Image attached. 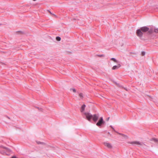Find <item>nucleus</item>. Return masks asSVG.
Instances as JSON below:
<instances>
[{
    "label": "nucleus",
    "instance_id": "obj_8",
    "mask_svg": "<svg viewBox=\"0 0 158 158\" xmlns=\"http://www.w3.org/2000/svg\"><path fill=\"white\" fill-rule=\"evenodd\" d=\"M120 65L119 64H118L117 66H116V65L112 67V69L113 70L117 69L118 68H119L120 67Z\"/></svg>",
    "mask_w": 158,
    "mask_h": 158
},
{
    "label": "nucleus",
    "instance_id": "obj_21",
    "mask_svg": "<svg viewBox=\"0 0 158 158\" xmlns=\"http://www.w3.org/2000/svg\"><path fill=\"white\" fill-rule=\"evenodd\" d=\"M33 1H36V0H33Z\"/></svg>",
    "mask_w": 158,
    "mask_h": 158
},
{
    "label": "nucleus",
    "instance_id": "obj_19",
    "mask_svg": "<svg viewBox=\"0 0 158 158\" xmlns=\"http://www.w3.org/2000/svg\"><path fill=\"white\" fill-rule=\"evenodd\" d=\"M98 56L101 57V56H104L103 55H101Z\"/></svg>",
    "mask_w": 158,
    "mask_h": 158
},
{
    "label": "nucleus",
    "instance_id": "obj_17",
    "mask_svg": "<svg viewBox=\"0 0 158 158\" xmlns=\"http://www.w3.org/2000/svg\"><path fill=\"white\" fill-rule=\"evenodd\" d=\"M4 148L6 150V151H10V150H9V149H7V148Z\"/></svg>",
    "mask_w": 158,
    "mask_h": 158
},
{
    "label": "nucleus",
    "instance_id": "obj_16",
    "mask_svg": "<svg viewBox=\"0 0 158 158\" xmlns=\"http://www.w3.org/2000/svg\"><path fill=\"white\" fill-rule=\"evenodd\" d=\"M56 40H57V41H59V36H57L56 37Z\"/></svg>",
    "mask_w": 158,
    "mask_h": 158
},
{
    "label": "nucleus",
    "instance_id": "obj_4",
    "mask_svg": "<svg viewBox=\"0 0 158 158\" xmlns=\"http://www.w3.org/2000/svg\"><path fill=\"white\" fill-rule=\"evenodd\" d=\"M99 117V115L97 114H94L92 115V118L94 121L96 122L98 120Z\"/></svg>",
    "mask_w": 158,
    "mask_h": 158
},
{
    "label": "nucleus",
    "instance_id": "obj_13",
    "mask_svg": "<svg viewBox=\"0 0 158 158\" xmlns=\"http://www.w3.org/2000/svg\"><path fill=\"white\" fill-rule=\"evenodd\" d=\"M111 60L113 61L114 62L117 63L118 62L114 58H112L111 59Z\"/></svg>",
    "mask_w": 158,
    "mask_h": 158
},
{
    "label": "nucleus",
    "instance_id": "obj_20",
    "mask_svg": "<svg viewBox=\"0 0 158 158\" xmlns=\"http://www.w3.org/2000/svg\"><path fill=\"white\" fill-rule=\"evenodd\" d=\"M148 32H149V33H152V31H148Z\"/></svg>",
    "mask_w": 158,
    "mask_h": 158
},
{
    "label": "nucleus",
    "instance_id": "obj_5",
    "mask_svg": "<svg viewBox=\"0 0 158 158\" xmlns=\"http://www.w3.org/2000/svg\"><path fill=\"white\" fill-rule=\"evenodd\" d=\"M136 34L139 37H141L142 36L143 33V32L140 29L137 30Z\"/></svg>",
    "mask_w": 158,
    "mask_h": 158
},
{
    "label": "nucleus",
    "instance_id": "obj_22",
    "mask_svg": "<svg viewBox=\"0 0 158 158\" xmlns=\"http://www.w3.org/2000/svg\"><path fill=\"white\" fill-rule=\"evenodd\" d=\"M1 25V24H0V25Z\"/></svg>",
    "mask_w": 158,
    "mask_h": 158
},
{
    "label": "nucleus",
    "instance_id": "obj_3",
    "mask_svg": "<svg viewBox=\"0 0 158 158\" xmlns=\"http://www.w3.org/2000/svg\"><path fill=\"white\" fill-rule=\"evenodd\" d=\"M104 123L103 121V118L101 117L98 121L96 123V125L98 126H101L102 124Z\"/></svg>",
    "mask_w": 158,
    "mask_h": 158
},
{
    "label": "nucleus",
    "instance_id": "obj_7",
    "mask_svg": "<svg viewBox=\"0 0 158 158\" xmlns=\"http://www.w3.org/2000/svg\"><path fill=\"white\" fill-rule=\"evenodd\" d=\"M104 144L105 146L109 148H112V146L111 144L109 143L105 142L104 143Z\"/></svg>",
    "mask_w": 158,
    "mask_h": 158
},
{
    "label": "nucleus",
    "instance_id": "obj_1",
    "mask_svg": "<svg viewBox=\"0 0 158 158\" xmlns=\"http://www.w3.org/2000/svg\"><path fill=\"white\" fill-rule=\"evenodd\" d=\"M84 114L86 117V119L88 121H90L92 118V115L88 112H85L84 113Z\"/></svg>",
    "mask_w": 158,
    "mask_h": 158
},
{
    "label": "nucleus",
    "instance_id": "obj_6",
    "mask_svg": "<svg viewBox=\"0 0 158 158\" xmlns=\"http://www.w3.org/2000/svg\"><path fill=\"white\" fill-rule=\"evenodd\" d=\"M140 29L143 32H146L149 30V28L146 27H141Z\"/></svg>",
    "mask_w": 158,
    "mask_h": 158
},
{
    "label": "nucleus",
    "instance_id": "obj_9",
    "mask_svg": "<svg viewBox=\"0 0 158 158\" xmlns=\"http://www.w3.org/2000/svg\"><path fill=\"white\" fill-rule=\"evenodd\" d=\"M150 141H154L155 143H158V140L156 139L153 138L151 139Z\"/></svg>",
    "mask_w": 158,
    "mask_h": 158
},
{
    "label": "nucleus",
    "instance_id": "obj_15",
    "mask_svg": "<svg viewBox=\"0 0 158 158\" xmlns=\"http://www.w3.org/2000/svg\"><path fill=\"white\" fill-rule=\"evenodd\" d=\"M145 54V52H142L141 53V55L142 56H143Z\"/></svg>",
    "mask_w": 158,
    "mask_h": 158
},
{
    "label": "nucleus",
    "instance_id": "obj_18",
    "mask_svg": "<svg viewBox=\"0 0 158 158\" xmlns=\"http://www.w3.org/2000/svg\"><path fill=\"white\" fill-rule=\"evenodd\" d=\"M123 136V137H127V136H126V135H125L123 134H121Z\"/></svg>",
    "mask_w": 158,
    "mask_h": 158
},
{
    "label": "nucleus",
    "instance_id": "obj_14",
    "mask_svg": "<svg viewBox=\"0 0 158 158\" xmlns=\"http://www.w3.org/2000/svg\"><path fill=\"white\" fill-rule=\"evenodd\" d=\"M71 90H72L74 92H75L76 91V90L75 89H71Z\"/></svg>",
    "mask_w": 158,
    "mask_h": 158
},
{
    "label": "nucleus",
    "instance_id": "obj_11",
    "mask_svg": "<svg viewBox=\"0 0 158 158\" xmlns=\"http://www.w3.org/2000/svg\"><path fill=\"white\" fill-rule=\"evenodd\" d=\"M154 32L156 34L158 33V28H155L154 29Z\"/></svg>",
    "mask_w": 158,
    "mask_h": 158
},
{
    "label": "nucleus",
    "instance_id": "obj_2",
    "mask_svg": "<svg viewBox=\"0 0 158 158\" xmlns=\"http://www.w3.org/2000/svg\"><path fill=\"white\" fill-rule=\"evenodd\" d=\"M128 144H130L133 145H138L142 146L143 145L141 143L136 141L129 142H128Z\"/></svg>",
    "mask_w": 158,
    "mask_h": 158
},
{
    "label": "nucleus",
    "instance_id": "obj_10",
    "mask_svg": "<svg viewBox=\"0 0 158 158\" xmlns=\"http://www.w3.org/2000/svg\"><path fill=\"white\" fill-rule=\"evenodd\" d=\"M85 105H83L81 107V112H83L85 110Z\"/></svg>",
    "mask_w": 158,
    "mask_h": 158
},
{
    "label": "nucleus",
    "instance_id": "obj_12",
    "mask_svg": "<svg viewBox=\"0 0 158 158\" xmlns=\"http://www.w3.org/2000/svg\"><path fill=\"white\" fill-rule=\"evenodd\" d=\"M79 96L80 97V98L81 99H82L83 98V94H82L80 93L79 94Z\"/></svg>",
    "mask_w": 158,
    "mask_h": 158
}]
</instances>
